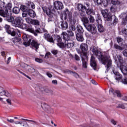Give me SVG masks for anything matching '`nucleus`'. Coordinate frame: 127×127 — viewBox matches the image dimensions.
Instances as JSON below:
<instances>
[{"mask_svg": "<svg viewBox=\"0 0 127 127\" xmlns=\"http://www.w3.org/2000/svg\"><path fill=\"white\" fill-rule=\"evenodd\" d=\"M79 16L80 18L86 16V12L85 11H79Z\"/></svg>", "mask_w": 127, "mask_h": 127, "instance_id": "37998d69", "label": "nucleus"}, {"mask_svg": "<svg viewBox=\"0 0 127 127\" xmlns=\"http://www.w3.org/2000/svg\"><path fill=\"white\" fill-rule=\"evenodd\" d=\"M27 12L28 15H29L30 17H31L32 18H34V17L36 16V13H35V11L30 8L28 10Z\"/></svg>", "mask_w": 127, "mask_h": 127, "instance_id": "6ab92c4d", "label": "nucleus"}, {"mask_svg": "<svg viewBox=\"0 0 127 127\" xmlns=\"http://www.w3.org/2000/svg\"><path fill=\"white\" fill-rule=\"evenodd\" d=\"M115 79L117 81H120V80H122L123 79V75L120 73V72L118 71H115V70L113 71Z\"/></svg>", "mask_w": 127, "mask_h": 127, "instance_id": "f3484780", "label": "nucleus"}, {"mask_svg": "<svg viewBox=\"0 0 127 127\" xmlns=\"http://www.w3.org/2000/svg\"><path fill=\"white\" fill-rule=\"evenodd\" d=\"M62 35L63 36V39L64 40H66V39H67V33L63 32L62 34Z\"/></svg>", "mask_w": 127, "mask_h": 127, "instance_id": "13d9d810", "label": "nucleus"}, {"mask_svg": "<svg viewBox=\"0 0 127 127\" xmlns=\"http://www.w3.org/2000/svg\"><path fill=\"white\" fill-rule=\"evenodd\" d=\"M56 40L57 41V43H59V42H61L62 41V38H61V37L59 35H57L56 37Z\"/></svg>", "mask_w": 127, "mask_h": 127, "instance_id": "3c124183", "label": "nucleus"}, {"mask_svg": "<svg viewBox=\"0 0 127 127\" xmlns=\"http://www.w3.org/2000/svg\"><path fill=\"white\" fill-rule=\"evenodd\" d=\"M5 96V91L1 87H0V97Z\"/></svg>", "mask_w": 127, "mask_h": 127, "instance_id": "58836bf2", "label": "nucleus"}, {"mask_svg": "<svg viewBox=\"0 0 127 127\" xmlns=\"http://www.w3.org/2000/svg\"><path fill=\"white\" fill-rule=\"evenodd\" d=\"M43 10L44 12L46 13L48 16V22L53 21V17L54 16L55 10H53L52 8H43Z\"/></svg>", "mask_w": 127, "mask_h": 127, "instance_id": "7ed1b4c3", "label": "nucleus"}, {"mask_svg": "<svg viewBox=\"0 0 127 127\" xmlns=\"http://www.w3.org/2000/svg\"><path fill=\"white\" fill-rule=\"evenodd\" d=\"M86 10V14H88V15H90V14H92V15H95L96 13V12H95V10H94L93 8H88L87 9L86 8V10Z\"/></svg>", "mask_w": 127, "mask_h": 127, "instance_id": "393cba45", "label": "nucleus"}, {"mask_svg": "<svg viewBox=\"0 0 127 127\" xmlns=\"http://www.w3.org/2000/svg\"><path fill=\"white\" fill-rule=\"evenodd\" d=\"M114 48L117 49V50H124V48L119 46L118 44H114Z\"/></svg>", "mask_w": 127, "mask_h": 127, "instance_id": "a19ab883", "label": "nucleus"}, {"mask_svg": "<svg viewBox=\"0 0 127 127\" xmlns=\"http://www.w3.org/2000/svg\"><path fill=\"white\" fill-rule=\"evenodd\" d=\"M0 125L1 126V127H7L6 123L5 121H2V122H1V123L0 124Z\"/></svg>", "mask_w": 127, "mask_h": 127, "instance_id": "e2e57ef3", "label": "nucleus"}, {"mask_svg": "<svg viewBox=\"0 0 127 127\" xmlns=\"http://www.w3.org/2000/svg\"><path fill=\"white\" fill-rule=\"evenodd\" d=\"M117 108H118V109H126V106H125V104H120L117 107Z\"/></svg>", "mask_w": 127, "mask_h": 127, "instance_id": "864d4df0", "label": "nucleus"}, {"mask_svg": "<svg viewBox=\"0 0 127 127\" xmlns=\"http://www.w3.org/2000/svg\"><path fill=\"white\" fill-rule=\"evenodd\" d=\"M96 22L98 25V30L100 32H104L105 30V28L103 26L102 24H103V22L102 21V18H101V16L98 14L96 18Z\"/></svg>", "mask_w": 127, "mask_h": 127, "instance_id": "39448f33", "label": "nucleus"}, {"mask_svg": "<svg viewBox=\"0 0 127 127\" xmlns=\"http://www.w3.org/2000/svg\"><path fill=\"white\" fill-rule=\"evenodd\" d=\"M25 19L27 23H28L29 24H31L32 23L33 19H31L30 17H27L25 18Z\"/></svg>", "mask_w": 127, "mask_h": 127, "instance_id": "79ce46f5", "label": "nucleus"}, {"mask_svg": "<svg viewBox=\"0 0 127 127\" xmlns=\"http://www.w3.org/2000/svg\"><path fill=\"white\" fill-rule=\"evenodd\" d=\"M76 37L77 41H80V42H83L84 41V37H83V34H79L77 33L76 34Z\"/></svg>", "mask_w": 127, "mask_h": 127, "instance_id": "b1692460", "label": "nucleus"}, {"mask_svg": "<svg viewBox=\"0 0 127 127\" xmlns=\"http://www.w3.org/2000/svg\"><path fill=\"white\" fill-rule=\"evenodd\" d=\"M80 49L82 51L80 55H84V54H86V56H88V53L87 52L88 49V45L85 43H82L80 45Z\"/></svg>", "mask_w": 127, "mask_h": 127, "instance_id": "6e6552de", "label": "nucleus"}, {"mask_svg": "<svg viewBox=\"0 0 127 127\" xmlns=\"http://www.w3.org/2000/svg\"><path fill=\"white\" fill-rule=\"evenodd\" d=\"M92 52L94 55L99 60V61H101L102 64L106 65L105 67L106 68L107 71H109L111 68H112V59L110 55L106 54L103 55V53L101 52L97 47L94 46L92 49Z\"/></svg>", "mask_w": 127, "mask_h": 127, "instance_id": "f257e3e1", "label": "nucleus"}, {"mask_svg": "<svg viewBox=\"0 0 127 127\" xmlns=\"http://www.w3.org/2000/svg\"><path fill=\"white\" fill-rule=\"evenodd\" d=\"M17 70L18 71V72L20 73V74H22V75L25 76V77H26L27 78H28V79H29L30 80H31V78H30V77H29L28 75H26L25 73H24L22 72V71H20L19 69H17Z\"/></svg>", "mask_w": 127, "mask_h": 127, "instance_id": "603ef678", "label": "nucleus"}, {"mask_svg": "<svg viewBox=\"0 0 127 127\" xmlns=\"http://www.w3.org/2000/svg\"><path fill=\"white\" fill-rule=\"evenodd\" d=\"M60 24L63 30H66L68 28V23H67V21H62L60 22Z\"/></svg>", "mask_w": 127, "mask_h": 127, "instance_id": "4be33fe9", "label": "nucleus"}, {"mask_svg": "<svg viewBox=\"0 0 127 127\" xmlns=\"http://www.w3.org/2000/svg\"><path fill=\"white\" fill-rule=\"evenodd\" d=\"M20 41H21V39L20 38H14L13 39V42L14 44L18 43V42H20Z\"/></svg>", "mask_w": 127, "mask_h": 127, "instance_id": "ea45409f", "label": "nucleus"}, {"mask_svg": "<svg viewBox=\"0 0 127 127\" xmlns=\"http://www.w3.org/2000/svg\"><path fill=\"white\" fill-rule=\"evenodd\" d=\"M116 40L120 45H123V43L124 42V39L120 37H118L116 38Z\"/></svg>", "mask_w": 127, "mask_h": 127, "instance_id": "72a5a7b5", "label": "nucleus"}, {"mask_svg": "<svg viewBox=\"0 0 127 127\" xmlns=\"http://www.w3.org/2000/svg\"><path fill=\"white\" fill-rule=\"evenodd\" d=\"M81 58L82 66L83 68H87V65L88 64V56L86 54L83 55H80Z\"/></svg>", "mask_w": 127, "mask_h": 127, "instance_id": "1a4fd4ad", "label": "nucleus"}, {"mask_svg": "<svg viewBox=\"0 0 127 127\" xmlns=\"http://www.w3.org/2000/svg\"><path fill=\"white\" fill-rule=\"evenodd\" d=\"M85 27L86 28L88 31L91 32L92 34H97V28L96 25L94 24H91L88 25L84 24Z\"/></svg>", "mask_w": 127, "mask_h": 127, "instance_id": "423d86ee", "label": "nucleus"}, {"mask_svg": "<svg viewBox=\"0 0 127 127\" xmlns=\"http://www.w3.org/2000/svg\"><path fill=\"white\" fill-rule=\"evenodd\" d=\"M27 4L28 6V7H31L33 9H34V8H35V4H34V3L32 2L28 1Z\"/></svg>", "mask_w": 127, "mask_h": 127, "instance_id": "c9c22d12", "label": "nucleus"}, {"mask_svg": "<svg viewBox=\"0 0 127 127\" xmlns=\"http://www.w3.org/2000/svg\"><path fill=\"white\" fill-rule=\"evenodd\" d=\"M74 59L76 61H80V57H79V56H78L77 54H75Z\"/></svg>", "mask_w": 127, "mask_h": 127, "instance_id": "0e129e2a", "label": "nucleus"}, {"mask_svg": "<svg viewBox=\"0 0 127 127\" xmlns=\"http://www.w3.org/2000/svg\"><path fill=\"white\" fill-rule=\"evenodd\" d=\"M69 30L71 31H75L76 30V27L74 25H71L69 27Z\"/></svg>", "mask_w": 127, "mask_h": 127, "instance_id": "09e8293b", "label": "nucleus"}, {"mask_svg": "<svg viewBox=\"0 0 127 127\" xmlns=\"http://www.w3.org/2000/svg\"><path fill=\"white\" fill-rule=\"evenodd\" d=\"M8 22L11 23L13 26L15 27H19L21 28L22 27V18L20 17H16L15 18L11 16L10 19H8Z\"/></svg>", "mask_w": 127, "mask_h": 127, "instance_id": "f03ea898", "label": "nucleus"}, {"mask_svg": "<svg viewBox=\"0 0 127 127\" xmlns=\"http://www.w3.org/2000/svg\"><path fill=\"white\" fill-rule=\"evenodd\" d=\"M122 82L123 83V84H125V85H127V78H124L122 80Z\"/></svg>", "mask_w": 127, "mask_h": 127, "instance_id": "69168bd1", "label": "nucleus"}, {"mask_svg": "<svg viewBox=\"0 0 127 127\" xmlns=\"http://www.w3.org/2000/svg\"><path fill=\"white\" fill-rule=\"evenodd\" d=\"M67 72L69 73V74H73V76H74V77H75V78H79V75L78 74V73L72 71L70 70H68Z\"/></svg>", "mask_w": 127, "mask_h": 127, "instance_id": "e433bc0d", "label": "nucleus"}, {"mask_svg": "<svg viewBox=\"0 0 127 127\" xmlns=\"http://www.w3.org/2000/svg\"><path fill=\"white\" fill-rule=\"evenodd\" d=\"M94 2L97 5H100L103 3V0H94Z\"/></svg>", "mask_w": 127, "mask_h": 127, "instance_id": "de8ad7c7", "label": "nucleus"}, {"mask_svg": "<svg viewBox=\"0 0 127 127\" xmlns=\"http://www.w3.org/2000/svg\"><path fill=\"white\" fill-rule=\"evenodd\" d=\"M112 4H113V5H116V4H120V1L118 0H111Z\"/></svg>", "mask_w": 127, "mask_h": 127, "instance_id": "a18cd8bd", "label": "nucleus"}, {"mask_svg": "<svg viewBox=\"0 0 127 127\" xmlns=\"http://www.w3.org/2000/svg\"><path fill=\"white\" fill-rule=\"evenodd\" d=\"M4 28L5 29L6 32H7L8 34H10L11 35V36H14L16 35V33L15 32V31L11 30V29H10V26L5 24L4 26Z\"/></svg>", "mask_w": 127, "mask_h": 127, "instance_id": "9b49d317", "label": "nucleus"}, {"mask_svg": "<svg viewBox=\"0 0 127 127\" xmlns=\"http://www.w3.org/2000/svg\"><path fill=\"white\" fill-rule=\"evenodd\" d=\"M123 55L125 57H127V49H125L123 51Z\"/></svg>", "mask_w": 127, "mask_h": 127, "instance_id": "338daca9", "label": "nucleus"}, {"mask_svg": "<svg viewBox=\"0 0 127 127\" xmlns=\"http://www.w3.org/2000/svg\"><path fill=\"white\" fill-rule=\"evenodd\" d=\"M123 15L125 16V18H123L122 20V24L123 25H126L127 24V14L126 13H123Z\"/></svg>", "mask_w": 127, "mask_h": 127, "instance_id": "c756f323", "label": "nucleus"}, {"mask_svg": "<svg viewBox=\"0 0 127 127\" xmlns=\"http://www.w3.org/2000/svg\"><path fill=\"white\" fill-rule=\"evenodd\" d=\"M31 24H32L33 25H36L37 26H38L40 25V22L38 20L33 19Z\"/></svg>", "mask_w": 127, "mask_h": 127, "instance_id": "2f4dec72", "label": "nucleus"}, {"mask_svg": "<svg viewBox=\"0 0 127 127\" xmlns=\"http://www.w3.org/2000/svg\"><path fill=\"white\" fill-rule=\"evenodd\" d=\"M0 7L2 8L3 7H5V2L3 1H0Z\"/></svg>", "mask_w": 127, "mask_h": 127, "instance_id": "bf43d9fd", "label": "nucleus"}, {"mask_svg": "<svg viewBox=\"0 0 127 127\" xmlns=\"http://www.w3.org/2000/svg\"><path fill=\"white\" fill-rule=\"evenodd\" d=\"M26 30V31H28V32L33 33V34H34L35 36H38V34H37L41 33L39 29H36L35 30H34V29H33V28L32 27L27 28Z\"/></svg>", "mask_w": 127, "mask_h": 127, "instance_id": "ddd939ff", "label": "nucleus"}, {"mask_svg": "<svg viewBox=\"0 0 127 127\" xmlns=\"http://www.w3.org/2000/svg\"><path fill=\"white\" fill-rule=\"evenodd\" d=\"M12 7V4L10 2H9L6 5H5V8H4L5 9H6L7 10H8L9 12H11Z\"/></svg>", "mask_w": 127, "mask_h": 127, "instance_id": "bb28decb", "label": "nucleus"}, {"mask_svg": "<svg viewBox=\"0 0 127 127\" xmlns=\"http://www.w3.org/2000/svg\"><path fill=\"white\" fill-rule=\"evenodd\" d=\"M109 92L113 94L114 96L117 95V97L119 98H121V97H122V94H121V91H120L119 90H114L113 88H111L109 90Z\"/></svg>", "mask_w": 127, "mask_h": 127, "instance_id": "a211bd4d", "label": "nucleus"}, {"mask_svg": "<svg viewBox=\"0 0 127 127\" xmlns=\"http://www.w3.org/2000/svg\"><path fill=\"white\" fill-rule=\"evenodd\" d=\"M90 65L94 70L97 69V61H96V58L92 55L90 59Z\"/></svg>", "mask_w": 127, "mask_h": 127, "instance_id": "4468645a", "label": "nucleus"}, {"mask_svg": "<svg viewBox=\"0 0 127 127\" xmlns=\"http://www.w3.org/2000/svg\"><path fill=\"white\" fill-rule=\"evenodd\" d=\"M31 46L33 47V48H35L36 50L37 51V49L39 48V46L40 44H39L37 41L35 40H32V42L30 43Z\"/></svg>", "mask_w": 127, "mask_h": 127, "instance_id": "aec40b11", "label": "nucleus"}, {"mask_svg": "<svg viewBox=\"0 0 127 127\" xmlns=\"http://www.w3.org/2000/svg\"><path fill=\"white\" fill-rule=\"evenodd\" d=\"M15 124L16 125H18L20 124V125H21V126L23 127H28V125H27V122H26V121H23L22 122H19L18 121H16L14 122Z\"/></svg>", "mask_w": 127, "mask_h": 127, "instance_id": "a878e982", "label": "nucleus"}, {"mask_svg": "<svg viewBox=\"0 0 127 127\" xmlns=\"http://www.w3.org/2000/svg\"><path fill=\"white\" fill-rule=\"evenodd\" d=\"M57 44L60 48H65V44L63 41H62V42L59 43H57Z\"/></svg>", "mask_w": 127, "mask_h": 127, "instance_id": "f704fd0d", "label": "nucleus"}, {"mask_svg": "<svg viewBox=\"0 0 127 127\" xmlns=\"http://www.w3.org/2000/svg\"><path fill=\"white\" fill-rule=\"evenodd\" d=\"M76 29L79 34H83L84 33V29H83V27L80 25H77Z\"/></svg>", "mask_w": 127, "mask_h": 127, "instance_id": "cd10ccee", "label": "nucleus"}, {"mask_svg": "<svg viewBox=\"0 0 127 127\" xmlns=\"http://www.w3.org/2000/svg\"><path fill=\"white\" fill-rule=\"evenodd\" d=\"M75 43L72 40H66L64 41V48H72L74 45Z\"/></svg>", "mask_w": 127, "mask_h": 127, "instance_id": "f8f14e48", "label": "nucleus"}, {"mask_svg": "<svg viewBox=\"0 0 127 127\" xmlns=\"http://www.w3.org/2000/svg\"><path fill=\"white\" fill-rule=\"evenodd\" d=\"M23 40L24 41H28V37H27V35L24 34H23Z\"/></svg>", "mask_w": 127, "mask_h": 127, "instance_id": "6e6d98bb", "label": "nucleus"}, {"mask_svg": "<svg viewBox=\"0 0 127 127\" xmlns=\"http://www.w3.org/2000/svg\"><path fill=\"white\" fill-rule=\"evenodd\" d=\"M122 33L127 36V29H124L123 30H122Z\"/></svg>", "mask_w": 127, "mask_h": 127, "instance_id": "774afa93", "label": "nucleus"}, {"mask_svg": "<svg viewBox=\"0 0 127 127\" xmlns=\"http://www.w3.org/2000/svg\"><path fill=\"white\" fill-rule=\"evenodd\" d=\"M77 9L79 11H83L84 10H87V7L86 6L84 5L82 3H78L77 5Z\"/></svg>", "mask_w": 127, "mask_h": 127, "instance_id": "412c9836", "label": "nucleus"}, {"mask_svg": "<svg viewBox=\"0 0 127 127\" xmlns=\"http://www.w3.org/2000/svg\"><path fill=\"white\" fill-rule=\"evenodd\" d=\"M120 70L121 72H123V71H125L127 68V66L124 65H121L120 66Z\"/></svg>", "mask_w": 127, "mask_h": 127, "instance_id": "5fc2aeb1", "label": "nucleus"}, {"mask_svg": "<svg viewBox=\"0 0 127 127\" xmlns=\"http://www.w3.org/2000/svg\"><path fill=\"white\" fill-rule=\"evenodd\" d=\"M117 58H118L119 62H120V63H123V57H122V56L118 55Z\"/></svg>", "mask_w": 127, "mask_h": 127, "instance_id": "4d7b16f0", "label": "nucleus"}, {"mask_svg": "<svg viewBox=\"0 0 127 127\" xmlns=\"http://www.w3.org/2000/svg\"><path fill=\"white\" fill-rule=\"evenodd\" d=\"M30 8H28V7H27L26 6L24 5H21L20 6L21 10H22L23 12H27Z\"/></svg>", "mask_w": 127, "mask_h": 127, "instance_id": "7c9ffc66", "label": "nucleus"}, {"mask_svg": "<svg viewBox=\"0 0 127 127\" xmlns=\"http://www.w3.org/2000/svg\"><path fill=\"white\" fill-rule=\"evenodd\" d=\"M67 32L68 36H70L71 37H73V36H74V32H73V31L67 30Z\"/></svg>", "mask_w": 127, "mask_h": 127, "instance_id": "8fccbe9b", "label": "nucleus"}, {"mask_svg": "<svg viewBox=\"0 0 127 127\" xmlns=\"http://www.w3.org/2000/svg\"><path fill=\"white\" fill-rule=\"evenodd\" d=\"M9 12L6 9L4 8L2 9H0V15L2 16V17H5L6 18V21H8V19H10V18L12 16L9 15Z\"/></svg>", "mask_w": 127, "mask_h": 127, "instance_id": "0eeeda50", "label": "nucleus"}, {"mask_svg": "<svg viewBox=\"0 0 127 127\" xmlns=\"http://www.w3.org/2000/svg\"><path fill=\"white\" fill-rule=\"evenodd\" d=\"M64 20H66L67 18H68L71 24H75L76 23V20L73 18V16H72V12L69 11L68 8L64 10Z\"/></svg>", "mask_w": 127, "mask_h": 127, "instance_id": "20e7f679", "label": "nucleus"}, {"mask_svg": "<svg viewBox=\"0 0 127 127\" xmlns=\"http://www.w3.org/2000/svg\"><path fill=\"white\" fill-rule=\"evenodd\" d=\"M12 11L15 14H18L20 11V9L18 7H14L13 8Z\"/></svg>", "mask_w": 127, "mask_h": 127, "instance_id": "473e14b6", "label": "nucleus"}, {"mask_svg": "<svg viewBox=\"0 0 127 127\" xmlns=\"http://www.w3.org/2000/svg\"><path fill=\"white\" fill-rule=\"evenodd\" d=\"M35 60L36 62H38V63H42V62H43V60L39 58H36Z\"/></svg>", "mask_w": 127, "mask_h": 127, "instance_id": "680f3d73", "label": "nucleus"}, {"mask_svg": "<svg viewBox=\"0 0 127 127\" xmlns=\"http://www.w3.org/2000/svg\"><path fill=\"white\" fill-rule=\"evenodd\" d=\"M89 20H90V22H92V23L93 22H95V19L94 18V17L92 15L89 16Z\"/></svg>", "mask_w": 127, "mask_h": 127, "instance_id": "052dcab7", "label": "nucleus"}, {"mask_svg": "<svg viewBox=\"0 0 127 127\" xmlns=\"http://www.w3.org/2000/svg\"><path fill=\"white\" fill-rule=\"evenodd\" d=\"M101 13L103 17L104 18H107V20H111L112 19V14L109 13L108 10H102Z\"/></svg>", "mask_w": 127, "mask_h": 127, "instance_id": "9d476101", "label": "nucleus"}, {"mask_svg": "<svg viewBox=\"0 0 127 127\" xmlns=\"http://www.w3.org/2000/svg\"><path fill=\"white\" fill-rule=\"evenodd\" d=\"M41 107L42 109H43V110H44V111H46V112H47V111L51 110L50 106L45 103H42Z\"/></svg>", "mask_w": 127, "mask_h": 127, "instance_id": "5701e85b", "label": "nucleus"}, {"mask_svg": "<svg viewBox=\"0 0 127 127\" xmlns=\"http://www.w3.org/2000/svg\"><path fill=\"white\" fill-rule=\"evenodd\" d=\"M110 10L111 12L115 13L116 11H117V6L116 5H113L111 8Z\"/></svg>", "mask_w": 127, "mask_h": 127, "instance_id": "4c0bfd02", "label": "nucleus"}, {"mask_svg": "<svg viewBox=\"0 0 127 127\" xmlns=\"http://www.w3.org/2000/svg\"><path fill=\"white\" fill-rule=\"evenodd\" d=\"M81 19V21L84 23H88L89 22V20L88 19V18L86 17H83L82 18H80Z\"/></svg>", "mask_w": 127, "mask_h": 127, "instance_id": "c03bdc74", "label": "nucleus"}, {"mask_svg": "<svg viewBox=\"0 0 127 127\" xmlns=\"http://www.w3.org/2000/svg\"><path fill=\"white\" fill-rule=\"evenodd\" d=\"M44 38L46 39V40L48 41V42H50L51 43H55L54 39L53 37L50 35L49 34L45 33L44 35Z\"/></svg>", "mask_w": 127, "mask_h": 127, "instance_id": "dca6fc26", "label": "nucleus"}, {"mask_svg": "<svg viewBox=\"0 0 127 127\" xmlns=\"http://www.w3.org/2000/svg\"><path fill=\"white\" fill-rule=\"evenodd\" d=\"M31 42V39H30L28 41L24 42L23 45H25V46H29Z\"/></svg>", "mask_w": 127, "mask_h": 127, "instance_id": "49530a36", "label": "nucleus"}, {"mask_svg": "<svg viewBox=\"0 0 127 127\" xmlns=\"http://www.w3.org/2000/svg\"><path fill=\"white\" fill-rule=\"evenodd\" d=\"M54 6L56 9H63L64 6H63V3L59 1H56L54 2Z\"/></svg>", "mask_w": 127, "mask_h": 127, "instance_id": "2eb2a0df", "label": "nucleus"}, {"mask_svg": "<svg viewBox=\"0 0 127 127\" xmlns=\"http://www.w3.org/2000/svg\"><path fill=\"white\" fill-rule=\"evenodd\" d=\"M45 93H46L49 96H53V91L52 90H49L48 88H45L44 89Z\"/></svg>", "mask_w": 127, "mask_h": 127, "instance_id": "c85d7f7f", "label": "nucleus"}]
</instances>
